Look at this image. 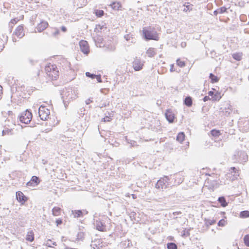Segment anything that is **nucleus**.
I'll return each instance as SVG.
<instances>
[{"mask_svg":"<svg viewBox=\"0 0 249 249\" xmlns=\"http://www.w3.org/2000/svg\"><path fill=\"white\" fill-rule=\"evenodd\" d=\"M77 94V90L72 88L63 89L61 92V95L65 107L70 102L76 99Z\"/></svg>","mask_w":249,"mask_h":249,"instance_id":"1","label":"nucleus"},{"mask_svg":"<svg viewBox=\"0 0 249 249\" xmlns=\"http://www.w3.org/2000/svg\"><path fill=\"white\" fill-rule=\"evenodd\" d=\"M142 32L145 38L147 40H154L157 41L159 39L158 34L155 31L143 29Z\"/></svg>","mask_w":249,"mask_h":249,"instance_id":"2","label":"nucleus"},{"mask_svg":"<svg viewBox=\"0 0 249 249\" xmlns=\"http://www.w3.org/2000/svg\"><path fill=\"white\" fill-rule=\"evenodd\" d=\"M32 118V114L31 112L29 110H26L25 111L21 113L19 116V120L22 123L28 124L31 122Z\"/></svg>","mask_w":249,"mask_h":249,"instance_id":"3","label":"nucleus"},{"mask_svg":"<svg viewBox=\"0 0 249 249\" xmlns=\"http://www.w3.org/2000/svg\"><path fill=\"white\" fill-rule=\"evenodd\" d=\"M168 181V177L165 176L164 178H160L156 184L155 187L158 189H161L162 190L165 189L169 185Z\"/></svg>","mask_w":249,"mask_h":249,"instance_id":"4","label":"nucleus"},{"mask_svg":"<svg viewBox=\"0 0 249 249\" xmlns=\"http://www.w3.org/2000/svg\"><path fill=\"white\" fill-rule=\"evenodd\" d=\"M50 110L45 107L41 106L38 109V114L42 120H46L50 115Z\"/></svg>","mask_w":249,"mask_h":249,"instance_id":"5","label":"nucleus"},{"mask_svg":"<svg viewBox=\"0 0 249 249\" xmlns=\"http://www.w3.org/2000/svg\"><path fill=\"white\" fill-rule=\"evenodd\" d=\"M143 62L140 58L136 57L133 62V67L135 71H139L142 69Z\"/></svg>","mask_w":249,"mask_h":249,"instance_id":"6","label":"nucleus"},{"mask_svg":"<svg viewBox=\"0 0 249 249\" xmlns=\"http://www.w3.org/2000/svg\"><path fill=\"white\" fill-rule=\"evenodd\" d=\"M218 180L217 179H212L211 178H208L206 183L208 186L209 188L212 190H214L219 186Z\"/></svg>","mask_w":249,"mask_h":249,"instance_id":"7","label":"nucleus"},{"mask_svg":"<svg viewBox=\"0 0 249 249\" xmlns=\"http://www.w3.org/2000/svg\"><path fill=\"white\" fill-rule=\"evenodd\" d=\"M79 46L81 51L85 54H88L89 53V47L87 41L81 40L79 42Z\"/></svg>","mask_w":249,"mask_h":249,"instance_id":"8","label":"nucleus"},{"mask_svg":"<svg viewBox=\"0 0 249 249\" xmlns=\"http://www.w3.org/2000/svg\"><path fill=\"white\" fill-rule=\"evenodd\" d=\"M13 36H17L18 38H21L24 36L23 32V26L22 25L18 26L15 30Z\"/></svg>","mask_w":249,"mask_h":249,"instance_id":"9","label":"nucleus"},{"mask_svg":"<svg viewBox=\"0 0 249 249\" xmlns=\"http://www.w3.org/2000/svg\"><path fill=\"white\" fill-rule=\"evenodd\" d=\"M39 179L36 176H33L31 179L28 181L26 185L29 187H35L39 183Z\"/></svg>","mask_w":249,"mask_h":249,"instance_id":"10","label":"nucleus"},{"mask_svg":"<svg viewBox=\"0 0 249 249\" xmlns=\"http://www.w3.org/2000/svg\"><path fill=\"white\" fill-rule=\"evenodd\" d=\"M97 230L100 231H106V225L105 223L101 220H96L94 223Z\"/></svg>","mask_w":249,"mask_h":249,"instance_id":"11","label":"nucleus"},{"mask_svg":"<svg viewBox=\"0 0 249 249\" xmlns=\"http://www.w3.org/2000/svg\"><path fill=\"white\" fill-rule=\"evenodd\" d=\"M16 198L18 201L21 203H24L27 200V197L24 196L23 193L20 191L16 193Z\"/></svg>","mask_w":249,"mask_h":249,"instance_id":"12","label":"nucleus"},{"mask_svg":"<svg viewBox=\"0 0 249 249\" xmlns=\"http://www.w3.org/2000/svg\"><path fill=\"white\" fill-rule=\"evenodd\" d=\"M166 119L169 123H172L175 118V115L171 109L167 110L165 114Z\"/></svg>","mask_w":249,"mask_h":249,"instance_id":"13","label":"nucleus"},{"mask_svg":"<svg viewBox=\"0 0 249 249\" xmlns=\"http://www.w3.org/2000/svg\"><path fill=\"white\" fill-rule=\"evenodd\" d=\"M102 241L100 239H95L92 241L90 246L93 249H99L100 247H102Z\"/></svg>","mask_w":249,"mask_h":249,"instance_id":"14","label":"nucleus"},{"mask_svg":"<svg viewBox=\"0 0 249 249\" xmlns=\"http://www.w3.org/2000/svg\"><path fill=\"white\" fill-rule=\"evenodd\" d=\"M221 112H222L225 115H229L232 111V107L231 106L227 104L225 107L223 108L221 107L220 108Z\"/></svg>","mask_w":249,"mask_h":249,"instance_id":"15","label":"nucleus"},{"mask_svg":"<svg viewBox=\"0 0 249 249\" xmlns=\"http://www.w3.org/2000/svg\"><path fill=\"white\" fill-rule=\"evenodd\" d=\"M48 26V23L46 21L41 22L37 26L36 30L38 32H41L45 30Z\"/></svg>","mask_w":249,"mask_h":249,"instance_id":"16","label":"nucleus"},{"mask_svg":"<svg viewBox=\"0 0 249 249\" xmlns=\"http://www.w3.org/2000/svg\"><path fill=\"white\" fill-rule=\"evenodd\" d=\"M146 53L149 57H153L156 53L155 49L153 48H149L146 52Z\"/></svg>","mask_w":249,"mask_h":249,"instance_id":"17","label":"nucleus"},{"mask_svg":"<svg viewBox=\"0 0 249 249\" xmlns=\"http://www.w3.org/2000/svg\"><path fill=\"white\" fill-rule=\"evenodd\" d=\"M26 240L30 242H32L34 240V234L32 231L28 232L26 235Z\"/></svg>","mask_w":249,"mask_h":249,"instance_id":"18","label":"nucleus"},{"mask_svg":"<svg viewBox=\"0 0 249 249\" xmlns=\"http://www.w3.org/2000/svg\"><path fill=\"white\" fill-rule=\"evenodd\" d=\"M229 171L235 178H237V177L239 176V170L235 167H231Z\"/></svg>","mask_w":249,"mask_h":249,"instance_id":"19","label":"nucleus"},{"mask_svg":"<svg viewBox=\"0 0 249 249\" xmlns=\"http://www.w3.org/2000/svg\"><path fill=\"white\" fill-rule=\"evenodd\" d=\"M49 76L52 77L53 80H56L58 76V71L54 70L52 72L49 73Z\"/></svg>","mask_w":249,"mask_h":249,"instance_id":"20","label":"nucleus"},{"mask_svg":"<svg viewBox=\"0 0 249 249\" xmlns=\"http://www.w3.org/2000/svg\"><path fill=\"white\" fill-rule=\"evenodd\" d=\"M61 208L58 207H54L52 210L53 214L54 216H58L60 214Z\"/></svg>","mask_w":249,"mask_h":249,"instance_id":"21","label":"nucleus"},{"mask_svg":"<svg viewBox=\"0 0 249 249\" xmlns=\"http://www.w3.org/2000/svg\"><path fill=\"white\" fill-rule=\"evenodd\" d=\"M184 103L186 106L187 107H191L192 105V98L190 96L186 97L185 98V100L184 101Z\"/></svg>","mask_w":249,"mask_h":249,"instance_id":"22","label":"nucleus"},{"mask_svg":"<svg viewBox=\"0 0 249 249\" xmlns=\"http://www.w3.org/2000/svg\"><path fill=\"white\" fill-rule=\"evenodd\" d=\"M108 115L106 116L103 119V121L106 122H109L113 117V112L112 111L110 113H108Z\"/></svg>","mask_w":249,"mask_h":249,"instance_id":"23","label":"nucleus"},{"mask_svg":"<svg viewBox=\"0 0 249 249\" xmlns=\"http://www.w3.org/2000/svg\"><path fill=\"white\" fill-rule=\"evenodd\" d=\"M72 213L75 218L81 217L83 214V212L81 210L72 211Z\"/></svg>","mask_w":249,"mask_h":249,"instance_id":"24","label":"nucleus"},{"mask_svg":"<svg viewBox=\"0 0 249 249\" xmlns=\"http://www.w3.org/2000/svg\"><path fill=\"white\" fill-rule=\"evenodd\" d=\"M184 6L185 7L183 11L185 12H187L188 11H190L192 10V4H190L189 2L185 3L184 4Z\"/></svg>","mask_w":249,"mask_h":249,"instance_id":"25","label":"nucleus"},{"mask_svg":"<svg viewBox=\"0 0 249 249\" xmlns=\"http://www.w3.org/2000/svg\"><path fill=\"white\" fill-rule=\"evenodd\" d=\"M185 138V134L183 132H180L178 134L177 137V140L180 142H182Z\"/></svg>","mask_w":249,"mask_h":249,"instance_id":"26","label":"nucleus"},{"mask_svg":"<svg viewBox=\"0 0 249 249\" xmlns=\"http://www.w3.org/2000/svg\"><path fill=\"white\" fill-rule=\"evenodd\" d=\"M55 65L50 64L47 66L45 67V71L49 76V73H51L52 72V69H54Z\"/></svg>","mask_w":249,"mask_h":249,"instance_id":"27","label":"nucleus"},{"mask_svg":"<svg viewBox=\"0 0 249 249\" xmlns=\"http://www.w3.org/2000/svg\"><path fill=\"white\" fill-rule=\"evenodd\" d=\"M242 57V53H237L232 54V57L236 60L240 61Z\"/></svg>","mask_w":249,"mask_h":249,"instance_id":"28","label":"nucleus"},{"mask_svg":"<svg viewBox=\"0 0 249 249\" xmlns=\"http://www.w3.org/2000/svg\"><path fill=\"white\" fill-rule=\"evenodd\" d=\"M218 201L222 207H226L227 205V203L226 201L225 198L223 196L219 197L218 199Z\"/></svg>","mask_w":249,"mask_h":249,"instance_id":"29","label":"nucleus"},{"mask_svg":"<svg viewBox=\"0 0 249 249\" xmlns=\"http://www.w3.org/2000/svg\"><path fill=\"white\" fill-rule=\"evenodd\" d=\"M240 217L243 218H246L249 217V211H244L240 213Z\"/></svg>","mask_w":249,"mask_h":249,"instance_id":"30","label":"nucleus"},{"mask_svg":"<svg viewBox=\"0 0 249 249\" xmlns=\"http://www.w3.org/2000/svg\"><path fill=\"white\" fill-rule=\"evenodd\" d=\"M210 78L211 79L212 83H215L218 81V79L217 76H215L213 73H210Z\"/></svg>","mask_w":249,"mask_h":249,"instance_id":"31","label":"nucleus"},{"mask_svg":"<svg viewBox=\"0 0 249 249\" xmlns=\"http://www.w3.org/2000/svg\"><path fill=\"white\" fill-rule=\"evenodd\" d=\"M110 6L113 9L119 10L120 5L118 2H114L111 4H110Z\"/></svg>","mask_w":249,"mask_h":249,"instance_id":"32","label":"nucleus"},{"mask_svg":"<svg viewBox=\"0 0 249 249\" xmlns=\"http://www.w3.org/2000/svg\"><path fill=\"white\" fill-rule=\"evenodd\" d=\"M168 249H177V245L174 243H170L167 244Z\"/></svg>","mask_w":249,"mask_h":249,"instance_id":"33","label":"nucleus"},{"mask_svg":"<svg viewBox=\"0 0 249 249\" xmlns=\"http://www.w3.org/2000/svg\"><path fill=\"white\" fill-rule=\"evenodd\" d=\"M177 64L181 68L184 67L185 66V62L181 61L179 59L177 60Z\"/></svg>","mask_w":249,"mask_h":249,"instance_id":"34","label":"nucleus"},{"mask_svg":"<svg viewBox=\"0 0 249 249\" xmlns=\"http://www.w3.org/2000/svg\"><path fill=\"white\" fill-rule=\"evenodd\" d=\"M245 245L249 247V234L246 235L244 237Z\"/></svg>","mask_w":249,"mask_h":249,"instance_id":"35","label":"nucleus"},{"mask_svg":"<svg viewBox=\"0 0 249 249\" xmlns=\"http://www.w3.org/2000/svg\"><path fill=\"white\" fill-rule=\"evenodd\" d=\"M45 245H46V246H48L49 247H52L53 245V246H56V242L52 243L51 240H48L47 241V242H46Z\"/></svg>","mask_w":249,"mask_h":249,"instance_id":"36","label":"nucleus"},{"mask_svg":"<svg viewBox=\"0 0 249 249\" xmlns=\"http://www.w3.org/2000/svg\"><path fill=\"white\" fill-rule=\"evenodd\" d=\"M215 222V221L213 219H209L206 221L205 224L207 226H209L210 225H213Z\"/></svg>","mask_w":249,"mask_h":249,"instance_id":"37","label":"nucleus"},{"mask_svg":"<svg viewBox=\"0 0 249 249\" xmlns=\"http://www.w3.org/2000/svg\"><path fill=\"white\" fill-rule=\"evenodd\" d=\"M104 11L101 10H96L95 11V14L98 17H101L104 15Z\"/></svg>","mask_w":249,"mask_h":249,"instance_id":"38","label":"nucleus"},{"mask_svg":"<svg viewBox=\"0 0 249 249\" xmlns=\"http://www.w3.org/2000/svg\"><path fill=\"white\" fill-rule=\"evenodd\" d=\"M211 134L214 136H218L220 134V132L218 130H212L211 131Z\"/></svg>","mask_w":249,"mask_h":249,"instance_id":"39","label":"nucleus"},{"mask_svg":"<svg viewBox=\"0 0 249 249\" xmlns=\"http://www.w3.org/2000/svg\"><path fill=\"white\" fill-rule=\"evenodd\" d=\"M86 75L87 76V77H90L91 78V79H94L95 78V77L96 76V74H91L90 73V72H86Z\"/></svg>","mask_w":249,"mask_h":249,"instance_id":"40","label":"nucleus"},{"mask_svg":"<svg viewBox=\"0 0 249 249\" xmlns=\"http://www.w3.org/2000/svg\"><path fill=\"white\" fill-rule=\"evenodd\" d=\"M218 10H219V14H223L226 12L227 8H225V7H221L218 8Z\"/></svg>","mask_w":249,"mask_h":249,"instance_id":"41","label":"nucleus"},{"mask_svg":"<svg viewBox=\"0 0 249 249\" xmlns=\"http://www.w3.org/2000/svg\"><path fill=\"white\" fill-rule=\"evenodd\" d=\"M225 222L226 221L224 219H221L218 222V225L219 226H224L225 225Z\"/></svg>","mask_w":249,"mask_h":249,"instance_id":"42","label":"nucleus"},{"mask_svg":"<svg viewBox=\"0 0 249 249\" xmlns=\"http://www.w3.org/2000/svg\"><path fill=\"white\" fill-rule=\"evenodd\" d=\"M124 38L127 40L129 41L131 39L133 40V38L131 37V36L129 35H127L124 36Z\"/></svg>","mask_w":249,"mask_h":249,"instance_id":"43","label":"nucleus"},{"mask_svg":"<svg viewBox=\"0 0 249 249\" xmlns=\"http://www.w3.org/2000/svg\"><path fill=\"white\" fill-rule=\"evenodd\" d=\"M95 78H96L97 81L99 83H101L102 81V80H101V75L99 74V75H96V76L95 77Z\"/></svg>","mask_w":249,"mask_h":249,"instance_id":"44","label":"nucleus"},{"mask_svg":"<svg viewBox=\"0 0 249 249\" xmlns=\"http://www.w3.org/2000/svg\"><path fill=\"white\" fill-rule=\"evenodd\" d=\"M242 154H243V160L245 161H246L248 160V156H247V155L246 154L244 153H243Z\"/></svg>","mask_w":249,"mask_h":249,"instance_id":"45","label":"nucleus"},{"mask_svg":"<svg viewBox=\"0 0 249 249\" xmlns=\"http://www.w3.org/2000/svg\"><path fill=\"white\" fill-rule=\"evenodd\" d=\"M59 33V30L57 29H55V31L53 33V35L54 36H56V35H58Z\"/></svg>","mask_w":249,"mask_h":249,"instance_id":"46","label":"nucleus"},{"mask_svg":"<svg viewBox=\"0 0 249 249\" xmlns=\"http://www.w3.org/2000/svg\"><path fill=\"white\" fill-rule=\"evenodd\" d=\"M210 100V98H209V96H205L203 98V101H204V102H206V101H208V100Z\"/></svg>","mask_w":249,"mask_h":249,"instance_id":"47","label":"nucleus"},{"mask_svg":"<svg viewBox=\"0 0 249 249\" xmlns=\"http://www.w3.org/2000/svg\"><path fill=\"white\" fill-rule=\"evenodd\" d=\"M92 101L90 99H88L86 100L85 103L87 105L89 104Z\"/></svg>","mask_w":249,"mask_h":249,"instance_id":"48","label":"nucleus"},{"mask_svg":"<svg viewBox=\"0 0 249 249\" xmlns=\"http://www.w3.org/2000/svg\"><path fill=\"white\" fill-rule=\"evenodd\" d=\"M62 223V221L61 219H57L56 221V223L57 226H58L59 225L61 224Z\"/></svg>","mask_w":249,"mask_h":249,"instance_id":"49","label":"nucleus"},{"mask_svg":"<svg viewBox=\"0 0 249 249\" xmlns=\"http://www.w3.org/2000/svg\"><path fill=\"white\" fill-rule=\"evenodd\" d=\"M18 20L17 18H14L11 20V23L12 24H15L17 22Z\"/></svg>","mask_w":249,"mask_h":249,"instance_id":"50","label":"nucleus"},{"mask_svg":"<svg viewBox=\"0 0 249 249\" xmlns=\"http://www.w3.org/2000/svg\"><path fill=\"white\" fill-rule=\"evenodd\" d=\"M181 46L182 48H184L186 46V43L185 42H182L181 43Z\"/></svg>","mask_w":249,"mask_h":249,"instance_id":"51","label":"nucleus"},{"mask_svg":"<svg viewBox=\"0 0 249 249\" xmlns=\"http://www.w3.org/2000/svg\"><path fill=\"white\" fill-rule=\"evenodd\" d=\"M61 29V30L64 32H66L67 31V28L65 26H62Z\"/></svg>","mask_w":249,"mask_h":249,"instance_id":"52","label":"nucleus"},{"mask_svg":"<svg viewBox=\"0 0 249 249\" xmlns=\"http://www.w3.org/2000/svg\"><path fill=\"white\" fill-rule=\"evenodd\" d=\"M173 68H174V65L173 64H172L170 65V71L172 72V71H175V70H173Z\"/></svg>","mask_w":249,"mask_h":249,"instance_id":"53","label":"nucleus"},{"mask_svg":"<svg viewBox=\"0 0 249 249\" xmlns=\"http://www.w3.org/2000/svg\"><path fill=\"white\" fill-rule=\"evenodd\" d=\"M219 13V10H218V9L215 10L214 12H213V14L215 16H216Z\"/></svg>","mask_w":249,"mask_h":249,"instance_id":"54","label":"nucleus"},{"mask_svg":"<svg viewBox=\"0 0 249 249\" xmlns=\"http://www.w3.org/2000/svg\"><path fill=\"white\" fill-rule=\"evenodd\" d=\"M0 42L1 43V41H0ZM4 47L3 44H0V52L3 50Z\"/></svg>","mask_w":249,"mask_h":249,"instance_id":"55","label":"nucleus"},{"mask_svg":"<svg viewBox=\"0 0 249 249\" xmlns=\"http://www.w3.org/2000/svg\"><path fill=\"white\" fill-rule=\"evenodd\" d=\"M64 249H77L74 248H71V247H68V246H66L65 245Z\"/></svg>","mask_w":249,"mask_h":249,"instance_id":"56","label":"nucleus"},{"mask_svg":"<svg viewBox=\"0 0 249 249\" xmlns=\"http://www.w3.org/2000/svg\"><path fill=\"white\" fill-rule=\"evenodd\" d=\"M208 95H209V96H212L213 95V92L212 91H209Z\"/></svg>","mask_w":249,"mask_h":249,"instance_id":"57","label":"nucleus"},{"mask_svg":"<svg viewBox=\"0 0 249 249\" xmlns=\"http://www.w3.org/2000/svg\"><path fill=\"white\" fill-rule=\"evenodd\" d=\"M54 69H52V71H54V70H57V67L55 66Z\"/></svg>","mask_w":249,"mask_h":249,"instance_id":"58","label":"nucleus"},{"mask_svg":"<svg viewBox=\"0 0 249 249\" xmlns=\"http://www.w3.org/2000/svg\"><path fill=\"white\" fill-rule=\"evenodd\" d=\"M13 40L14 42H16L17 41L16 39L15 38L14 36L13 37Z\"/></svg>","mask_w":249,"mask_h":249,"instance_id":"59","label":"nucleus"},{"mask_svg":"<svg viewBox=\"0 0 249 249\" xmlns=\"http://www.w3.org/2000/svg\"><path fill=\"white\" fill-rule=\"evenodd\" d=\"M30 62L32 64L33 63V61L32 60H30Z\"/></svg>","mask_w":249,"mask_h":249,"instance_id":"60","label":"nucleus"},{"mask_svg":"<svg viewBox=\"0 0 249 249\" xmlns=\"http://www.w3.org/2000/svg\"><path fill=\"white\" fill-rule=\"evenodd\" d=\"M133 197L134 198V195H133Z\"/></svg>","mask_w":249,"mask_h":249,"instance_id":"61","label":"nucleus"}]
</instances>
